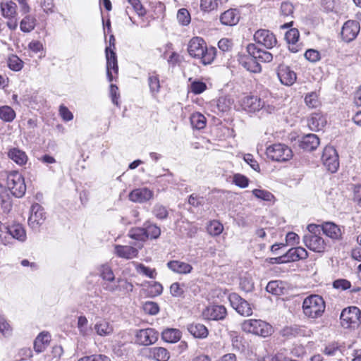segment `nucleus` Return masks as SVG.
<instances>
[{
  "label": "nucleus",
  "instance_id": "nucleus-50",
  "mask_svg": "<svg viewBox=\"0 0 361 361\" xmlns=\"http://www.w3.org/2000/svg\"><path fill=\"white\" fill-rule=\"evenodd\" d=\"M152 213L157 219L160 220L166 219L169 215L167 209L160 204H156L154 206Z\"/></svg>",
  "mask_w": 361,
  "mask_h": 361
},
{
  "label": "nucleus",
  "instance_id": "nucleus-41",
  "mask_svg": "<svg viewBox=\"0 0 361 361\" xmlns=\"http://www.w3.org/2000/svg\"><path fill=\"white\" fill-rule=\"evenodd\" d=\"M284 288L283 281L276 280L269 281L266 287V290L273 295H280L283 294Z\"/></svg>",
  "mask_w": 361,
  "mask_h": 361
},
{
  "label": "nucleus",
  "instance_id": "nucleus-35",
  "mask_svg": "<svg viewBox=\"0 0 361 361\" xmlns=\"http://www.w3.org/2000/svg\"><path fill=\"white\" fill-rule=\"evenodd\" d=\"M2 16L6 18H15L17 16V5L15 2L10 1L0 4Z\"/></svg>",
  "mask_w": 361,
  "mask_h": 361
},
{
  "label": "nucleus",
  "instance_id": "nucleus-47",
  "mask_svg": "<svg viewBox=\"0 0 361 361\" xmlns=\"http://www.w3.org/2000/svg\"><path fill=\"white\" fill-rule=\"evenodd\" d=\"M223 230L224 226L219 221H212L207 226L208 233L214 236L220 235Z\"/></svg>",
  "mask_w": 361,
  "mask_h": 361
},
{
  "label": "nucleus",
  "instance_id": "nucleus-49",
  "mask_svg": "<svg viewBox=\"0 0 361 361\" xmlns=\"http://www.w3.org/2000/svg\"><path fill=\"white\" fill-rule=\"evenodd\" d=\"M258 361H288L284 351H279L274 355H268L258 358Z\"/></svg>",
  "mask_w": 361,
  "mask_h": 361
},
{
  "label": "nucleus",
  "instance_id": "nucleus-26",
  "mask_svg": "<svg viewBox=\"0 0 361 361\" xmlns=\"http://www.w3.org/2000/svg\"><path fill=\"white\" fill-rule=\"evenodd\" d=\"M284 255L288 263L306 259L308 257V252L302 247H296L289 249Z\"/></svg>",
  "mask_w": 361,
  "mask_h": 361
},
{
  "label": "nucleus",
  "instance_id": "nucleus-19",
  "mask_svg": "<svg viewBox=\"0 0 361 361\" xmlns=\"http://www.w3.org/2000/svg\"><path fill=\"white\" fill-rule=\"evenodd\" d=\"M135 245V247L116 245L114 246V252L118 257L126 259H133L137 256L138 249L142 248V243H138Z\"/></svg>",
  "mask_w": 361,
  "mask_h": 361
},
{
  "label": "nucleus",
  "instance_id": "nucleus-36",
  "mask_svg": "<svg viewBox=\"0 0 361 361\" xmlns=\"http://www.w3.org/2000/svg\"><path fill=\"white\" fill-rule=\"evenodd\" d=\"M162 339L167 343H176L181 338V333L176 329H168L161 334Z\"/></svg>",
  "mask_w": 361,
  "mask_h": 361
},
{
  "label": "nucleus",
  "instance_id": "nucleus-6",
  "mask_svg": "<svg viewBox=\"0 0 361 361\" xmlns=\"http://www.w3.org/2000/svg\"><path fill=\"white\" fill-rule=\"evenodd\" d=\"M340 319L343 328L357 329L361 324V310L355 306L345 308L341 314Z\"/></svg>",
  "mask_w": 361,
  "mask_h": 361
},
{
  "label": "nucleus",
  "instance_id": "nucleus-58",
  "mask_svg": "<svg viewBox=\"0 0 361 361\" xmlns=\"http://www.w3.org/2000/svg\"><path fill=\"white\" fill-rule=\"evenodd\" d=\"M143 310L145 313L155 315L159 312V305L154 302H146L143 305Z\"/></svg>",
  "mask_w": 361,
  "mask_h": 361
},
{
  "label": "nucleus",
  "instance_id": "nucleus-10",
  "mask_svg": "<svg viewBox=\"0 0 361 361\" xmlns=\"http://www.w3.org/2000/svg\"><path fill=\"white\" fill-rule=\"evenodd\" d=\"M103 288L110 293H118L120 295H126L133 290V285L127 279L123 278H114L110 282H104Z\"/></svg>",
  "mask_w": 361,
  "mask_h": 361
},
{
  "label": "nucleus",
  "instance_id": "nucleus-9",
  "mask_svg": "<svg viewBox=\"0 0 361 361\" xmlns=\"http://www.w3.org/2000/svg\"><path fill=\"white\" fill-rule=\"evenodd\" d=\"M115 37L111 35L109 37V47L105 49L106 59V76L109 82L113 80V73L117 75L118 66L117 63L116 54L114 51Z\"/></svg>",
  "mask_w": 361,
  "mask_h": 361
},
{
  "label": "nucleus",
  "instance_id": "nucleus-8",
  "mask_svg": "<svg viewBox=\"0 0 361 361\" xmlns=\"http://www.w3.org/2000/svg\"><path fill=\"white\" fill-rule=\"evenodd\" d=\"M269 159L274 161L284 162L290 160L293 157L291 149L284 144H274L269 146L266 150Z\"/></svg>",
  "mask_w": 361,
  "mask_h": 361
},
{
  "label": "nucleus",
  "instance_id": "nucleus-56",
  "mask_svg": "<svg viewBox=\"0 0 361 361\" xmlns=\"http://www.w3.org/2000/svg\"><path fill=\"white\" fill-rule=\"evenodd\" d=\"M127 1L139 16H144L146 14V10L140 0H127Z\"/></svg>",
  "mask_w": 361,
  "mask_h": 361
},
{
  "label": "nucleus",
  "instance_id": "nucleus-42",
  "mask_svg": "<svg viewBox=\"0 0 361 361\" xmlns=\"http://www.w3.org/2000/svg\"><path fill=\"white\" fill-rule=\"evenodd\" d=\"M99 276L104 281V282H110L114 281L115 275L111 267L107 264H102L99 269Z\"/></svg>",
  "mask_w": 361,
  "mask_h": 361
},
{
  "label": "nucleus",
  "instance_id": "nucleus-28",
  "mask_svg": "<svg viewBox=\"0 0 361 361\" xmlns=\"http://www.w3.org/2000/svg\"><path fill=\"white\" fill-rule=\"evenodd\" d=\"M147 85L151 96L153 98H157L161 90V84L159 75L156 71H151L148 73Z\"/></svg>",
  "mask_w": 361,
  "mask_h": 361
},
{
  "label": "nucleus",
  "instance_id": "nucleus-7",
  "mask_svg": "<svg viewBox=\"0 0 361 361\" xmlns=\"http://www.w3.org/2000/svg\"><path fill=\"white\" fill-rule=\"evenodd\" d=\"M6 185L11 194L16 197H22L25 193V180L18 171H11L6 176Z\"/></svg>",
  "mask_w": 361,
  "mask_h": 361
},
{
  "label": "nucleus",
  "instance_id": "nucleus-3",
  "mask_svg": "<svg viewBox=\"0 0 361 361\" xmlns=\"http://www.w3.org/2000/svg\"><path fill=\"white\" fill-rule=\"evenodd\" d=\"M240 104L242 108L247 112H256L261 110L262 112L271 114L276 111V107L268 100H264L262 96H245L242 99Z\"/></svg>",
  "mask_w": 361,
  "mask_h": 361
},
{
  "label": "nucleus",
  "instance_id": "nucleus-17",
  "mask_svg": "<svg viewBox=\"0 0 361 361\" xmlns=\"http://www.w3.org/2000/svg\"><path fill=\"white\" fill-rule=\"evenodd\" d=\"M226 314L227 311L224 305H209L202 311V317L208 320H222L225 319Z\"/></svg>",
  "mask_w": 361,
  "mask_h": 361
},
{
  "label": "nucleus",
  "instance_id": "nucleus-63",
  "mask_svg": "<svg viewBox=\"0 0 361 361\" xmlns=\"http://www.w3.org/2000/svg\"><path fill=\"white\" fill-rule=\"evenodd\" d=\"M137 270L138 272L148 276L150 279H154L157 275V273L154 269H152L142 264H140L137 266Z\"/></svg>",
  "mask_w": 361,
  "mask_h": 361
},
{
  "label": "nucleus",
  "instance_id": "nucleus-37",
  "mask_svg": "<svg viewBox=\"0 0 361 361\" xmlns=\"http://www.w3.org/2000/svg\"><path fill=\"white\" fill-rule=\"evenodd\" d=\"M228 0H200V8L204 12H210L217 9Z\"/></svg>",
  "mask_w": 361,
  "mask_h": 361
},
{
  "label": "nucleus",
  "instance_id": "nucleus-29",
  "mask_svg": "<svg viewBox=\"0 0 361 361\" xmlns=\"http://www.w3.org/2000/svg\"><path fill=\"white\" fill-rule=\"evenodd\" d=\"M319 145V138L315 134H307L302 137L300 147L306 151H313Z\"/></svg>",
  "mask_w": 361,
  "mask_h": 361
},
{
  "label": "nucleus",
  "instance_id": "nucleus-38",
  "mask_svg": "<svg viewBox=\"0 0 361 361\" xmlns=\"http://www.w3.org/2000/svg\"><path fill=\"white\" fill-rule=\"evenodd\" d=\"M94 329L97 332L99 336H106L112 334L114 329L110 324L106 321H100L97 322L94 326Z\"/></svg>",
  "mask_w": 361,
  "mask_h": 361
},
{
  "label": "nucleus",
  "instance_id": "nucleus-22",
  "mask_svg": "<svg viewBox=\"0 0 361 361\" xmlns=\"http://www.w3.org/2000/svg\"><path fill=\"white\" fill-rule=\"evenodd\" d=\"M145 356L155 361H168L171 355L169 351L163 347L149 348L145 350Z\"/></svg>",
  "mask_w": 361,
  "mask_h": 361
},
{
  "label": "nucleus",
  "instance_id": "nucleus-54",
  "mask_svg": "<svg viewBox=\"0 0 361 361\" xmlns=\"http://www.w3.org/2000/svg\"><path fill=\"white\" fill-rule=\"evenodd\" d=\"M300 34L299 31L295 28H292L286 32L285 35V39L289 44L294 45L299 39Z\"/></svg>",
  "mask_w": 361,
  "mask_h": 361
},
{
  "label": "nucleus",
  "instance_id": "nucleus-11",
  "mask_svg": "<svg viewBox=\"0 0 361 361\" xmlns=\"http://www.w3.org/2000/svg\"><path fill=\"white\" fill-rule=\"evenodd\" d=\"M322 160L324 166L331 173H335L339 166L338 155L333 147H326L323 151Z\"/></svg>",
  "mask_w": 361,
  "mask_h": 361
},
{
  "label": "nucleus",
  "instance_id": "nucleus-14",
  "mask_svg": "<svg viewBox=\"0 0 361 361\" xmlns=\"http://www.w3.org/2000/svg\"><path fill=\"white\" fill-rule=\"evenodd\" d=\"M254 39L257 44L264 46L267 49H271L277 43L275 35L269 30L260 29L255 32Z\"/></svg>",
  "mask_w": 361,
  "mask_h": 361
},
{
  "label": "nucleus",
  "instance_id": "nucleus-31",
  "mask_svg": "<svg viewBox=\"0 0 361 361\" xmlns=\"http://www.w3.org/2000/svg\"><path fill=\"white\" fill-rule=\"evenodd\" d=\"M307 331V328L305 326L293 325L283 328L281 331V334L283 336L289 338L295 336H305Z\"/></svg>",
  "mask_w": 361,
  "mask_h": 361
},
{
  "label": "nucleus",
  "instance_id": "nucleus-45",
  "mask_svg": "<svg viewBox=\"0 0 361 361\" xmlns=\"http://www.w3.org/2000/svg\"><path fill=\"white\" fill-rule=\"evenodd\" d=\"M305 102L309 108H317L321 104L316 92L308 93L305 97Z\"/></svg>",
  "mask_w": 361,
  "mask_h": 361
},
{
  "label": "nucleus",
  "instance_id": "nucleus-34",
  "mask_svg": "<svg viewBox=\"0 0 361 361\" xmlns=\"http://www.w3.org/2000/svg\"><path fill=\"white\" fill-rule=\"evenodd\" d=\"M50 338L51 336L48 333H40L34 341L35 350L38 353L44 351L49 344Z\"/></svg>",
  "mask_w": 361,
  "mask_h": 361
},
{
  "label": "nucleus",
  "instance_id": "nucleus-51",
  "mask_svg": "<svg viewBox=\"0 0 361 361\" xmlns=\"http://www.w3.org/2000/svg\"><path fill=\"white\" fill-rule=\"evenodd\" d=\"M147 239L148 238L156 239L161 234V229L156 224H149L145 227Z\"/></svg>",
  "mask_w": 361,
  "mask_h": 361
},
{
  "label": "nucleus",
  "instance_id": "nucleus-20",
  "mask_svg": "<svg viewBox=\"0 0 361 361\" xmlns=\"http://www.w3.org/2000/svg\"><path fill=\"white\" fill-rule=\"evenodd\" d=\"M154 192L147 188H140L133 190L129 193V200L133 202L144 203L152 199Z\"/></svg>",
  "mask_w": 361,
  "mask_h": 361
},
{
  "label": "nucleus",
  "instance_id": "nucleus-32",
  "mask_svg": "<svg viewBox=\"0 0 361 361\" xmlns=\"http://www.w3.org/2000/svg\"><path fill=\"white\" fill-rule=\"evenodd\" d=\"M188 331L197 338H205L209 334L207 328L200 323H192L188 325Z\"/></svg>",
  "mask_w": 361,
  "mask_h": 361
},
{
  "label": "nucleus",
  "instance_id": "nucleus-12",
  "mask_svg": "<svg viewBox=\"0 0 361 361\" xmlns=\"http://www.w3.org/2000/svg\"><path fill=\"white\" fill-rule=\"evenodd\" d=\"M303 243L310 250L317 253H324L326 243L319 235L305 234L302 238Z\"/></svg>",
  "mask_w": 361,
  "mask_h": 361
},
{
  "label": "nucleus",
  "instance_id": "nucleus-2",
  "mask_svg": "<svg viewBox=\"0 0 361 361\" xmlns=\"http://www.w3.org/2000/svg\"><path fill=\"white\" fill-rule=\"evenodd\" d=\"M189 54L200 60L204 65L211 64L216 54V49L214 47H207L204 40L198 37L190 39L188 47Z\"/></svg>",
  "mask_w": 361,
  "mask_h": 361
},
{
  "label": "nucleus",
  "instance_id": "nucleus-53",
  "mask_svg": "<svg viewBox=\"0 0 361 361\" xmlns=\"http://www.w3.org/2000/svg\"><path fill=\"white\" fill-rule=\"evenodd\" d=\"M177 19L183 25H187L190 22V15L185 8H180L177 13Z\"/></svg>",
  "mask_w": 361,
  "mask_h": 361
},
{
  "label": "nucleus",
  "instance_id": "nucleus-15",
  "mask_svg": "<svg viewBox=\"0 0 361 361\" xmlns=\"http://www.w3.org/2000/svg\"><path fill=\"white\" fill-rule=\"evenodd\" d=\"M46 219L44 209L39 204H34L31 207V214L28 219V224L32 229H38Z\"/></svg>",
  "mask_w": 361,
  "mask_h": 361
},
{
  "label": "nucleus",
  "instance_id": "nucleus-24",
  "mask_svg": "<svg viewBox=\"0 0 361 361\" xmlns=\"http://www.w3.org/2000/svg\"><path fill=\"white\" fill-rule=\"evenodd\" d=\"M5 235L9 238V244L12 238L20 242H24L26 240L25 231L19 224L7 226V228H5Z\"/></svg>",
  "mask_w": 361,
  "mask_h": 361
},
{
  "label": "nucleus",
  "instance_id": "nucleus-48",
  "mask_svg": "<svg viewBox=\"0 0 361 361\" xmlns=\"http://www.w3.org/2000/svg\"><path fill=\"white\" fill-rule=\"evenodd\" d=\"M128 235L138 241H145L147 239L145 228H135L129 231Z\"/></svg>",
  "mask_w": 361,
  "mask_h": 361
},
{
  "label": "nucleus",
  "instance_id": "nucleus-27",
  "mask_svg": "<svg viewBox=\"0 0 361 361\" xmlns=\"http://www.w3.org/2000/svg\"><path fill=\"white\" fill-rule=\"evenodd\" d=\"M240 18L239 11L235 8H230L221 13L220 21L223 25L233 26L239 22Z\"/></svg>",
  "mask_w": 361,
  "mask_h": 361
},
{
  "label": "nucleus",
  "instance_id": "nucleus-30",
  "mask_svg": "<svg viewBox=\"0 0 361 361\" xmlns=\"http://www.w3.org/2000/svg\"><path fill=\"white\" fill-rule=\"evenodd\" d=\"M167 267L172 271L181 274H189L192 270V267L190 264L178 260L169 262Z\"/></svg>",
  "mask_w": 361,
  "mask_h": 361
},
{
  "label": "nucleus",
  "instance_id": "nucleus-44",
  "mask_svg": "<svg viewBox=\"0 0 361 361\" xmlns=\"http://www.w3.org/2000/svg\"><path fill=\"white\" fill-rule=\"evenodd\" d=\"M23 61L16 55H11L8 59V66L13 71H19L23 68Z\"/></svg>",
  "mask_w": 361,
  "mask_h": 361
},
{
  "label": "nucleus",
  "instance_id": "nucleus-52",
  "mask_svg": "<svg viewBox=\"0 0 361 361\" xmlns=\"http://www.w3.org/2000/svg\"><path fill=\"white\" fill-rule=\"evenodd\" d=\"M253 195L257 199H260L264 201H271L274 198V195L269 191L262 189H254L252 191Z\"/></svg>",
  "mask_w": 361,
  "mask_h": 361
},
{
  "label": "nucleus",
  "instance_id": "nucleus-25",
  "mask_svg": "<svg viewBox=\"0 0 361 361\" xmlns=\"http://www.w3.org/2000/svg\"><path fill=\"white\" fill-rule=\"evenodd\" d=\"M326 122V119L322 114L315 112L308 118L307 126L312 131H319L324 128Z\"/></svg>",
  "mask_w": 361,
  "mask_h": 361
},
{
  "label": "nucleus",
  "instance_id": "nucleus-23",
  "mask_svg": "<svg viewBox=\"0 0 361 361\" xmlns=\"http://www.w3.org/2000/svg\"><path fill=\"white\" fill-rule=\"evenodd\" d=\"M277 75L281 82L285 85H291L296 80L295 73L285 65H280L277 70Z\"/></svg>",
  "mask_w": 361,
  "mask_h": 361
},
{
  "label": "nucleus",
  "instance_id": "nucleus-39",
  "mask_svg": "<svg viewBox=\"0 0 361 361\" xmlns=\"http://www.w3.org/2000/svg\"><path fill=\"white\" fill-rule=\"evenodd\" d=\"M190 120L192 127L197 130L203 129L206 126L207 119L203 114L199 112L192 114Z\"/></svg>",
  "mask_w": 361,
  "mask_h": 361
},
{
  "label": "nucleus",
  "instance_id": "nucleus-60",
  "mask_svg": "<svg viewBox=\"0 0 361 361\" xmlns=\"http://www.w3.org/2000/svg\"><path fill=\"white\" fill-rule=\"evenodd\" d=\"M333 286L336 289L345 290L351 288V283L346 279H339L334 281Z\"/></svg>",
  "mask_w": 361,
  "mask_h": 361
},
{
  "label": "nucleus",
  "instance_id": "nucleus-43",
  "mask_svg": "<svg viewBox=\"0 0 361 361\" xmlns=\"http://www.w3.org/2000/svg\"><path fill=\"white\" fill-rule=\"evenodd\" d=\"M15 111L9 106H0V118L4 122L10 123L16 118Z\"/></svg>",
  "mask_w": 361,
  "mask_h": 361
},
{
  "label": "nucleus",
  "instance_id": "nucleus-62",
  "mask_svg": "<svg viewBox=\"0 0 361 361\" xmlns=\"http://www.w3.org/2000/svg\"><path fill=\"white\" fill-rule=\"evenodd\" d=\"M59 114L64 121H70L73 119V113L63 104L59 106Z\"/></svg>",
  "mask_w": 361,
  "mask_h": 361
},
{
  "label": "nucleus",
  "instance_id": "nucleus-59",
  "mask_svg": "<svg viewBox=\"0 0 361 361\" xmlns=\"http://www.w3.org/2000/svg\"><path fill=\"white\" fill-rule=\"evenodd\" d=\"M12 329L6 322L4 317L0 314V332L4 336H8L11 334Z\"/></svg>",
  "mask_w": 361,
  "mask_h": 361
},
{
  "label": "nucleus",
  "instance_id": "nucleus-46",
  "mask_svg": "<svg viewBox=\"0 0 361 361\" xmlns=\"http://www.w3.org/2000/svg\"><path fill=\"white\" fill-rule=\"evenodd\" d=\"M187 286L185 283H173L170 286V293L173 297H183Z\"/></svg>",
  "mask_w": 361,
  "mask_h": 361
},
{
  "label": "nucleus",
  "instance_id": "nucleus-13",
  "mask_svg": "<svg viewBox=\"0 0 361 361\" xmlns=\"http://www.w3.org/2000/svg\"><path fill=\"white\" fill-rule=\"evenodd\" d=\"M231 305L236 312L243 316H250L252 314L251 305L238 294L233 293L228 296Z\"/></svg>",
  "mask_w": 361,
  "mask_h": 361
},
{
  "label": "nucleus",
  "instance_id": "nucleus-18",
  "mask_svg": "<svg viewBox=\"0 0 361 361\" xmlns=\"http://www.w3.org/2000/svg\"><path fill=\"white\" fill-rule=\"evenodd\" d=\"M360 30V23L356 20H348L343 25L341 37L347 42L354 40Z\"/></svg>",
  "mask_w": 361,
  "mask_h": 361
},
{
  "label": "nucleus",
  "instance_id": "nucleus-1",
  "mask_svg": "<svg viewBox=\"0 0 361 361\" xmlns=\"http://www.w3.org/2000/svg\"><path fill=\"white\" fill-rule=\"evenodd\" d=\"M248 57L241 59V65L250 72L257 73L262 71V66L257 61L264 63H269L273 60L271 53L259 49L255 44L250 43L246 47Z\"/></svg>",
  "mask_w": 361,
  "mask_h": 361
},
{
  "label": "nucleus",
  "instance_id": "nucleus-55",
  "mask_svg": "<svg viewBox=\"0 0 361 361\" xmlns=\"http://www.w3.org/2000/svg\"><path fill=\"white\" fill-rule=\"evenodd\" d=\"M207 85L200 80H194L190 84V91L195 94H200L205 91Z\"/></svg>",
  "mask_w": 361,
  "mask_h": 361
},
{
  "label": "nucleus",
  "instance_id": "nucleus-40",
  "mask_svg": "<svg viewBox=\"0 0 361 361\" xmlns=\"http://www.w3.org/2000/svg\"><path fill=\"white\" fill-rule=\"evenodd\" d=\"M35 18L30 15H27L20 21V28L23 32H30L35 29Z\"/></svg>",
  "mask_w": 361,
  "mask_h": 361
},
{
  "label": "nucleus",
  "instance_id": "nucleus-64",
  "mask_svg": "<svg viewBox=\"0 0 361 361\" xmlns=\"http://www.w3.org/2000/svg\"><path fill=\"white\" fill-rule=\"evenodd\" d=\"M294 7L289 1H283L281 5V14L284 16H289L293 14Z\"/></svg>",
  "mask_w": 361,
  "mask_h": 361
},
{
  "label": "nucleus",
  "instance_id": "nucleus-5",
  "mask_svg": "<svg viewBox=\"0 0 361 361\" xmlns=\"http://www.w3.org/2000/svg\"><path fill=\"white\" fill-rule=\"evenodd\" d=\"M241 328L246 333L263 338L268 337L273 332L272 326L262 319H246L242 323Z\"/></svg>",
  "mask_w": 361,
  "mask_h": 361
},
{
  "label": "nucleus",
  "instance_id": "nucleus-57",
  "mask_svg": "<svg viewBox=\"0 0 361 361\" xmlns=\"http://www.w3.org/2000/svg\"><path fill=\"white\" fill-rule=\"evenodd\" d=\"M233 182L237 186L245 188L248 186L249 179L244 175L236 173L233 176Z\"/></svg>",
  "mask_w": 361,
  "mask_h": 361
},
{
  "label": "nucleus",
  "instance_id": "nucleus-33",
  "mask_svg": "<svg viewBox=\"0 0 361 361\" xmlns=\"http://www.w3.org/2000/svg\"><path fill=\"white\" fill-rule=\"evenodd\" d=\"M8 157L20 166L25 165L28 160L26 153L18 148L10 149L8 152Z\"/></svg>",
  "mask_w": 361,
  "mask_h": 361
},
{
  "label": "nucleus",
  "instance_id": "nucleus-61",
  "mask_svg": "<svg viewBox=\"0 0 361 361\" xmlns=\"http://www.w3.org/2000/svg\"><path fill=\"white\" fill-rule=\"evenodd\" d=\"M78 361H111L110 358L104 355L94 354L90 356H85Z\"/></svg>",
  "mask_w": 361,
  "mask_h": 361
},
{
  "label": "nucleus",
  "instance_id": "nucleus-21",
  "mask_svg": "<svg viewBox=\"0 0 361 361\" xmlns=\"http://www.w3.org/2000/svg\"><path fill=\"white\" fill-rule=\"evenodd\" d=\"M322 231L324 234L334 240H340L342 239L343 230L331 221H326L322 224Z\"/></svg>",
  "mask_w": 361,
  "mask_h": 361
},
{
  "label": "nucleus",
  "instance_id": "nucleus-16",
  "mask_svg": "<svg viewBox=\"0 0 361 361\" xmlns=\"http://www.w3.org/2000/svg\"><path fill=\"white\" fill-rule=\"evenodd\" d=\"M136 342L139 345H149L157 342L159 333L154 329L147 328L139 330L135 335Z\"/></svg>",
  "mask_w": 361,
  "mask_h": 361
},
{
  "label": "nucleus",
  "instance_id": "nucleus-4",
  "mask_svg": "<svg viewBox=\"0 0 361 361\" xmlns=\"http://www.w3.org/2000/svg\"><path fill=\"white\" fill-rule=\"evenodd\" d=\"M325 308L324 300L318 295L307 296L302 302V312L308 318L317 319L322 317Z\"/></svg>",
  "mask_w": 361,
  "mask_h": 361
}]
</instances>
